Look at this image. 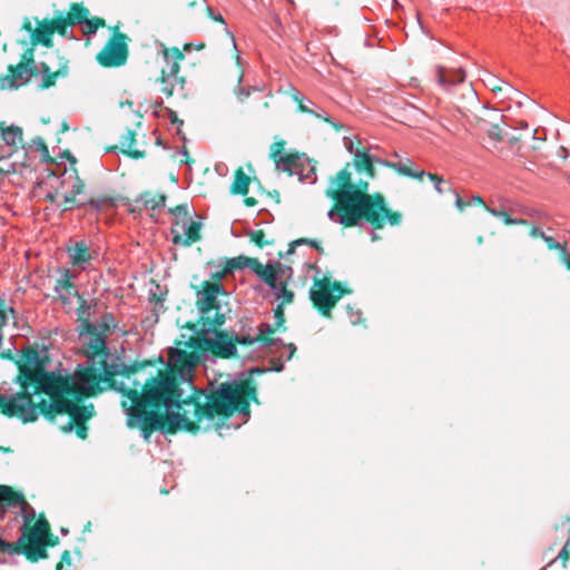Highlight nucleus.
<instances>
[{
	"mask_svg": "<svg viewBox=\"0 0 570 570\" xmlns=\"http://www.w3.org/2000/svg\"><path fill=\"white\" fill-rule=\"evenodd\" d=\"M184 346L169 347L167 371L147 381L141 392L130 390L122 401L128 425L138 428L146 441L157 430L169 433L180 429L207 430L216 425V415L230 416L235 412L248 415L249 402L256 401L253 379L246 373L210 383L202 396L180 401L177 379L190 383L195 367L208 352L223 358L237 356L233 337L209 326H203L200 334Z\"/></svg>",
	"mask_w": 570,
	"mask_h": 570,
	"instance_id": "1",
	"label": "nucleus"
},
{
	"mask_svg": "<svg viewBox=\"0 0 570 570\" xmlns=\"http://www.w3.org/2000/svg\"><path fill=\"white\" fill-rule=\"evenodd\" d=\"M351 165L347 164L330 183L327 195L337 202L336 208L328 212V218L347 227L361 226L363 223L373 229L383 228L385 224L399 225L402 215L391 212L381 194L364 193L368 183L360 179L352 181Z\"/></svg>",
	"mask_w": 570,
	"mask_h": 570,
	"instance_id": "2",
	"label": "nucleus"
},
{
	"mask_svg": "<svg viewBox=\"0 0 570 570\" xmlns=\"http://www.w3.org/2000/svg\"><path fill=\"white\" fill-rule=\"evenodd\" d=\"M83 338L87 361L77 366V370L69 375L65 368L49 370V355L47 348H37V352H45L43 370L46 375L53 374L61 379L62 386H58L57 392L70 391L69 386L82 393H95L101 391L110 384L111 377L118 373V364L111 362L107 338L94 331H87L85 327L80 332Z\"/></svg>",
	"mask_w": 570,
	"mask_h": 570,
	"instance_id": "3",
	"label": "nucleus"
},
{
	"mask_svg": "<svg viewBox=\"0 0 570 570\" xmlns=\"http://www.w3.org/2000/svg\"><path fill=\"white\" fill-rule=\"evenodd\" d=\"M45 352H37V348H27L20 361L19 368L23 392L12 395L0 393V411L7 416H17L23 422H33L38 419V402L41 393L46 395L56 394V389L62 386L63 382L53 374L46 375L43 370Z\"/></svg>",
	"mask_w": 570,
	"mask_h": 570,
	"instance_id": "4",
	"label": "nucleus"
},
{
	"mask_svg": "<svg viewBox=\"0 0 570 570\" xmlns=\"http://www.w3.org/2000/svg\"><path fill=\"white\" fill-rule=\"evenodd\" d=\"M70 391L57 392L48 395L49 401L41 397L38 402V415L41 413L57 424L61 431L71 432L77 425V434L81 439L87 435L85 422L91 416V411L85 406H79L76 401L89 393L76 391L69 386Z\"/></svg>",
	"mask_w": 570,
	"mask_h": 570,
	"instance_id": "5",
	"label": "nucleus"
},
{
	"mask_svg": "<svg viewBox=\"0 0 570 570\" xmlns=\"http://www.w3.org/2000/svg\"><path fill=\"white\" fill-rule=\"evenodd\" d=\"M224 286L219 283L205 282L197 293V306L203 326L217 327L226 322L229 307L223 298L226 296Z\"/></svg>",
	"mask_w": 570,
	"mask_h": 570,
	"instance_id": "6",
	"label": "nucleus"
},
{
	"mask_svg": "<svg viewBox=\"0 0 570 570\" xmlns=\"http://www.w3.org/2000/svg\"><path fill=\"white\" fill-rule=\"evenodd\" d=\"M170 213L175 216L170 230L175 245L188 247L200 239L202 223L193 219L187 204L178 205Z\"/></svg>",
	"mask_w": 570,
	"mask_h": 570,
	"instance_id": "7",
	"label": "nucleus"
},
{
	"mask_svg": "<svg viewBox=\"0 0 570 570\" xmlns=\"http://www.w3.org/2000/svg\"><path fill=\"white\" fill-rule=\"evenodd\" d=\"M284 149L283 142L274 144L271 156L275 160L277 170L287 171L291 176L297 175L299 180L314 183V168L307 166V173L304 174L305 159L298 155L281 156Z\"/></svg>",
	"mask_w": 570,
	"mask_h": 570,
	"instance_id": "8",
	"label": "nucleus"
},
{
	"mask_svg": "<svg viewBox=\"0 0 570 570\" xmlns=\"http://www.w3.org/2000/svg\"><path fill=\"white\" fill-rule=\"evenodd\" d=\"M35 69L33 51L28 50L23 53L21 62L16 67L9 66V73L0 77V89H16L23 86L30 80Z\"/></svg>",
	"mask_w": 570,
	"mask_h": 570,
	"instance_id": "9",
	"label": "nucleus"
},
{
	"mask_svg": "<svg viewBox=\"0 0 570 570\" xmlns=\"http://www.w3.org/2000/svg\"><path fill=\"white\" fill-rule=\"evenodd\" d=\"M24 541V534H22L17 542H8L0 538V553L9 556L24 553L31 561H37L38 559H43L47 557V542L45 540L28 538V543Z\"/></svg>",
	"mask_w": 570,
	"mask_h": 570,
	"instance_id": "10",
	"label": "nucleus"
},
{
	"mask_svg": "<svg viewBox=\"0 0 570 570\" xmlns=\"http://www.w3.org/2000/svg\"><path fill=\"white\" fill-rule=\"evenodd\" d=\"M23 27L31 33L30 38L33 43H43L47 47L51 46V36L55 32H58L62 37H68L63 12H58L55 19L50 21L38 22L36 29L32 28L30 21H26Z\"/></svg>",
	"mask_w": 570,
	"mask_h": 570,
	"instance_id": "11",
	"label": "nucleus"
},
{
	"mask_svg": "<svg viewBox=\"0 0 570 570\" xmlns=\"http://www.w3.org/2000/svg\"><path fill=\"white\" fill-rule=\"evenodd\" d=\"M127 37L115 33L97 55V61L104 67H119L125 65L128 57Z\"/></svg>",
	"mask_w": 570,
	"mask_h": 570,
	"instance_id": "12",
	"label": "nucleus"
},
{
	"mask_svg": "<svg viewBox=\"0 0 570 570\" xmlns=\"http://www.w3.org/2000/svg\"><path fill=\"white\" fill-rule=\"evenodd\" d=\"M340 286L331 284L327 279L316 282L309 291V297L326 317L331 316V309L342 296Z\"/></svg>",
	"mask_w": 570,
	"mask_h": 570,
	"instance_id": "13",
	"label": "nucleus"
},
{
	"mask_svg": "<svg viewBox=\"0 0 570 570\" xmlns=\"http://www.w3.org/2000/svg\"><path fill=\"white\" fill-rule=\"evenodd\" d=\"M67 254L70 263L81 271H86L91 262L98 257V250L94 244L86 239L71 243L67 247Z\"/></svg>",
	"mask_w": 570,
	"mask_h": 570,
	"instance_id": "14",
	"label": "nucleus"
},
{
	"mask_svg": "<svg viewBox=\"0 0 570 570\" xmlns=\"http://www.w3.org/2000/svg\"><path fill=\"white\" fill-rule=\"evenodd\" d=\"M89 10L81 4L75 3L71 6L70 11L65 13L66 28L69 26L80 24L85 36L95 35L105 21L99 18L88 19Z\"/></svg>",
	"mask_w": 570,
	"mask_h": 570,
	"instance_id": "15",
	"label": "nucleus"
},
{
	"mask_svg": "<svg viewBox=\"0 0 570 570\" xmlns=\"http://www.w3.org/2000/svg\"><path fill=\"white\" fill-rule=\"evenodd\" d=\"M0 507L1 508H18L23 518V527H27L35 519V510L24 500L22 494H19L8 485H0Z\"/></svg>",
	"mask_w": 570,
	"mask_h": 570,
	"instance_id": "16",
	"label": "nucleus"
},
{
	"mask_svg": "<svg viewBox=\"0 0 570 570\" xmlns=\"http://www.w3.org/2000/svg\"><path fill=\"white\" fill-rule=\"evenodd\" d=\"M77 274L70 269H63L55 284V292L63 304H70L75 296H78V289L75 284Z\"/></svg>",
	"mask_w": 570,
	"mask_h": 570,
	"instance_id": "17",
	"label": "nucleus"
},
{
	"mask_svg": "<svg viewBox=\"0 0 570 570\" xmlns=\"http://www.w3.org/2000/svg\"><path fill=\"white\" fill-rule=\"evenodd\" d=\"M435 80L445 90H451L452 87L465 80V72L461 68L448 69L443 66H436Z\"/></svg>",
	"mask_w": 570,
	"mask_h": 570,
	"instance_id": "18",
	"label": "nucleus"
},
{
	"mask_svg": "<svg viewBox=\"0 0 570 570\" xmlns=\"http://www.w3.org/2000/svg\"><path fill=\"white\" fill-rule=\"evenodd\" d=\"M83 190V183L76 177L70 184V190L67 191L61 200H58L59 195H48L47 197L56 203L59 207H62L63 210H69L73 206H82L83 203H77L76 197L80 195Z\"/></svg>",
	"mask_w": 570,
	"mask_h": 570,
	"instance_id": "19",
	"label": "nucleus"
},
{
	"mask_svg": "<svg viewBox=\"0 0 570 570\" xmlns=\"http://www.w3.org/2000/svg\"><path fill=\"white\" fill-rule=\"evenodd\" d=\"M350 153H354V164L353 167L358 173H366L367 177H374V163L382 164L383 161L380 159L373 158L368 153L361 151L360 149L353 150V142H350L347 146Z\"/></svg>",
	"mask_w": 570,
	"mask_h": 570,
	"instance_id": "20",
	"label": "nucleus"
},
{
	"mask_svg": "<svg viewBox=\"0 0 570 570\" xmlns=\"http://www.w3.org/2000/svg\"><path fill=\"white\" fill-rule=\"evenodd\" d=\"M87 331H94L105 336L106 338L117 330V322L111 313H105L101 315L97 323L85 322L82 324Z\"/></svg>",
	"mask_w": 570,
	"mask_h": 570,
	"instance_id": "21",
	"label": "nucleus"
},
{
	"mask_svg": "<svg viewBox=\"0 0 570 570\" xmlns=\"http://www.w3.org/2000/svg\"><path fill=\"white\" fill-rule=\"evenodd\" d=\"M163 58L166 62V67H163L161 75L178 76L179 61L184 59L183 52L177 49H168L161 46Z\"/></svg>",
	"mask_w": 570,
	"mask_h": 570,
	"instance_id": "22",
	"label": "nucleus"
},
{
	"mask_svg": "<svg viewBox=\"0 0 570 570\" xmlns=\"http://www.w3.org/2000/svg\"><path fill=\"white\" fill-rule=\"evenodd\" d=\"M165 195H154L150 191H146L135 199V206L139 209L145 208L150 212H156L165 206Z\"/></svg>",
	"mask_w": 570,
	"mask_h": 570,
	"instance_id": "23",
	"label": "nucleus"
},
{
	"mask_svg": "<svg viewBox=\"0 0 570 570\" xmlns=\"http://www.w3.org/2000/svg\"><path fill=\"white\" fill-rule=\"evenodd\" d=\"M279 327H276L275 323H262L259 326H257L256 333L258 335V338L261 341V346L263 347H272L277 345H283V342L281 338L271 337L269 335L275 333Z\"/></svg>",
	"mask_w": 570,
	"mask_h": 570,
	"instance_id": "24",
	"label": "nucleus"
},
{
	"mask_svg": "<svg viewBox=\"0 0 570 570\" xmlns=\"http://www.w3.org/2000/svg\"><path fill=\"white\" fill-rule=\"evenodd\" d=\"M382 165L392 167L399 174L407 176V177L421 179L423 176H425V171L422 169H419L416 167V165L410 159H406L405 163L404 161H399V163L385 161V163H382Z\"/></svg>",
	"mask_w": 570,
	"mask_h": 570,
	"instance_id": "25",
	"label": "nucleus"
},
{
	"mask_svg": "<svg viewBox=\"0 0 570 570\" xmlns=\"http://www.w3.org/2000/svg\"><path fill=\"white\" fill-rule=\"evenodd\" d=\"M185 79L179 76L161 75L160 79V91L166 96L170 97L176 91L184 89Z\"/></svg>",
	"mask_w": 570,
	"mask_h": 570,
	"instance_id": "26",
	"label": "nucleus"
},
{
	"mask_svg": "<svg viewBox=\"0 0 570 570\" xmlns=\"http://www.w3.org/2000/svg\"><path fill=\"white\" fill-rule=\"evenodd\" d=\"M135 136H136L135 131L127 130V132L125 135H122V137L120 139V149L124 154L130 156L131 158L139 159L145 156V151L135 149V144H136Z\"/></svg>",
	"mask_w": 570,
	"mask_h": 570,
	"instance_id": "27",
	"label": "nucleus"
},
{
	"mask_svg": "<svg viewBox=\"0 0 570 570\" xmlns=\"http://www.w3.org/2000/svg\"><path fill=\"white\" fill-rule=\"evenodd\" d=\"M0 134L7 146L17 148L22 145V129L20 127L3 128L0 126Z\"/></svg>",
	"mask_w": 570,
	"mask_h": 570,
	"instance_id": "28",
	"label": "nucleus"
},
{
	"mask_svg": "<svg viewBox=\"0 0 570 570\" xmlns=\"http://www.w3.org/2000/svg\"><path fill=\"white\" fill-rule=\"evenodd\" d=\"M271 289L273 291L276 301L279 302L278 305L285 306L293 303L295 297L294 292L287 289L284 281L277 282Z\"/></svg>",
	"mask_w": 570,
	"mask_h": 570,
	"instance_id": "29",
	"label": "nucleus"
},
{
	"mask_svg": "<svg viewBox=\"0 0 570 570\" xmlns=\"http://www.w3.org/2000/svg\"><path fill=\"white\" fill-rule=\"evenodd\" d=\"M250 179L243 171V169H237L235 173V178L233 184L230 185L232 194L246 195L248 193Z\"/></svg>",
	"mask_w": 570,
	"mask_h": 570,
	"instance_id": "30",
	"label": "nucleus"
},
{
	"mask_svg": "<svg viewBox=\"0 0 570 570\" xmlns=\"http://www.w3.org/2000/svg\"><path fill=\"white\" fill-rule=\"evenodd\" d=\"M252 259L253 258L250 257L238 256L227 261L223 272L218 274L219 278L225 277L227 274H232L234 269H243L246 267H250Z\"/></svg>",
	"mask_w": 570,
	"mask_h": 570,
	"instance_id": "31",
	"label": "nucleus"
},
{
	"mask_svg": "<svg viewBox=\"0 0 570 570\" xmlns=\"http://www.w3.org/2000/svg\"><path fill=\"white\" fill-rule=\"evenodd\" d=\"M258 277L271 288L274 287V285L278 282V273L274 267V264L265 265Z\"/></svg>",
	"mask_w": 570,
	"mask_h": 570,
	"instance_id": "32",
	"label": "nucleus"
},
{
	"mask_svg": "<svg viewBox=\"0 0 570 570\" xmlns=\"http://www.w3.org/2000/svg\"><path fill=\"white\" fill-rule=\"evenodd\" d=\"M49 531V524L46 520H38L35 525L31 528L28 538H33L38 540H45L47 538Z\"/></svg>",
	"mask_w": 570,
	"mask_h": 570,
	"instance_id": "33",
	"label": "nucleus"
},
{
	"mask_svg": "<svg viewBox=\"0 0 570 570\" xmlns=\"http://www.w3.org/2000/svg\"><path fill=\"white\" fill-rule=\"evenodd\" d=\"M234 343H238L240 345H253V344H258L261 346V341L258 338V335L256 333V330L255 328H252L248 333L246 334H235L234 338H233Z\"/></svg>",
	"mask_w": 570,
	"mask_h": 570,
	"instance_id": "34",
	"label": "nucleus"
},
{
	"mask_svg": "<svg viewBox=\"0 0 570 570\" xmlns=\"http://www.w3.org/2000/svg\"><path fill=\"white\" fill-rule=\"evenodd\" d=\"M40 71L42 73V87L48 88L56 83V79L58 78V72H51L50 68L46 63L40 65Z\"/></svg>",
	"mask_w": 570,
	"mask_h": 570,
	"instance_id": "35",
	"label": "nucleus"
},
{
	"mask_svg": "<svg viewBox=\"0 0 570 570\" xmlns=\"http://www.w3.org/2000/svg\"><path fill=\"white\" fill-rule=\"evenodd\" d=\"M484 208L492 216L501 218L504 224H505L507 218H511L509 213L502 207L499 208V207H491L489 205H484Z\"/></svg>",
	"mask_w": 570,
	"mask_h": 570,
	"instance_id": "36",
	"label": "nucleus"
},
{
	"mask_svg": "<svg viewBox=\"0 0 570 570\" xmlns=\"http://www.w3.org/2000/svg\"><path fill=\"white\" fill-rule=\"evenodd\" d=\"M72 562L69 551H65L61 561L57 564L56 570H72Z\"/></svg>",
	"mask_w": 570,
	"mask_h": 570,
	"instance_id": "37",
	"label": "nucleus"
},
{
	"mask_svg": "<svg viewBox=\"0 0 570 570\" xmlns=\"http://www.w3.org/2000/svg\"><path fill=\"white\" fill-rule=\"evenodd\" d=\"M274 267L277 269L278 273V282L283 281V278L292 277V268L289 266L283 265L281 263H275Z\"/></svg>",
	"mask_w": 570,
	"mask_h": 570,
	"instance_id": "38",
	"label": "nucleus"
},
{
	"mask_svg": "<svg viewBox=\"0 0 570 570\" xmlns=\"http://www.w3.org/2000/svg\"><path fill=\"white\" fill-rule=\"evenodd\" d=\"M305 243H309L312 246H314L315 248L318 249V246H317V244L314 240H308V239H305V238H301V239H297V240L293 242L289 245V248L287 249L286 254L285 255H281V257H287V256L292 255L294 253V250H295V247L297 245L305 244Z\"/></svg>",
	"mask_w": 570,
	"mask_h": 570,
	"instance_id": "39",
	"label": "nucleus"
},
{
	"mask_svg": "<svg viewBox=\"0 0 570 570\" xmlns=\"http://www.w3.org/2000/svg\"><path fill=\"white\" fill-rule=\"evenodd\" d=\"M284 322V306L277 305L276 309L274 311V323L276 327H282Z\"/></svg>",
	"mask_w": 570,
	"mask_h": 570,
	"instance_id": "40",
	"label": "nucleus"
},
{
	"mask_svg": "<svg viewBox=\"0 0 570 570\" xmlns=\"http://www.w3.org/2000/svg\"><path fill=\"white\" fill-rule=\"evenodd\" d=\"M429 179L434 184V188L435 190L441 195L443 194V188H442V184H443V178L435 175V174H432V173H428L425 174Z\"/></svg>",
	"mask_w": 570,
	"mask_h": 570,
	"instance_id": "41",
	"label": "nucleus"
},
{
	"mask_svg": "<svg viewBox=\"0 0 570 570\" xmlns=\"http://www.w3.org/2000/svg\"><path fill=\"white\" fill-rule=\"evenodd\" d=\"M544 243L550 249H560L562 252V248H566L563 245H561L559 242H557L553 237L546 235L543 237Z\"/></svg>",
	"mask_w": 570,
	"mask_h": 570,
	"instance_id": "42",
	"label": "nucleus"
},
{
	"mask_svg": "<svg viewBox=\"0 0 570 570\" xmlns=\"http://www.w3.org/2000/svg\"><path fill=\"white\" fill-rule=\"evenodd\" d=\"M88 204H89L91 207L96 208V209H101V208H104L106 205H111V204H112V202H111V199H106V198H104V199H90V200L88 202Z\"/></svg>",
	"mask_w": 570,
	"mask_h": 570,
	"instance_id": "43",
	"label": "nucleus"
},
{
	"mask_svg": "<svg viewBox=\"0 0 570 570\" xmlns=\"http://www.w3.org/2000/svg\"><path fill=\"white\" fill-rule=\"evenodd\" d=\"M265 265H263L257 258H253L250 263V267H248L253 273L259 276L262 269H264Z\"/></svg>",
	"mask_w": 570,
	"mask_h": 570,
	"instance_id": "44",
	"label": "nucleus"
},
{
	"mask_svg": "<svg viewBox=\"0 0 570 570\" xmlns=\"http://www.w3.org/2000/svg\"><path fill=\"white\" fill-rule=\"evenodd\" d=\"M6 302L3 297L0 296V327L3 326L7 322V314H6Z\"/></svg>",
	"mask_w": 570,
	"mask_h": 570,
	"instance_id": "45",
	"label": "nucleus"
},
{
	"mask_svg": "<svg viewBox=\"0 0 570 570\" xmlns=\"http://www.w3.org/2000/svg\"><path fill=\"white\" fill-rule=\"evenodd\" d=\"M298 110L302 111V112L313 114V115H315L318 118H323V116L321 114L309 109L308 106L305 104V100L304 101H299Z\"/></svg>",
	"mask_w": 570,
	"mask_h": 570,
	"instance_id": "46",
	"label": "nucleus"
},
{
	"mask_svg": "<svg viewBox=\"0 0 570 570\" xmlns=\"http://www.w3.org/2000/svg\"><path fill=\"white\" fill-rule=\"evenodd\" d=\"M264 237H265L264 233L259 230V232H256V233L253 235V238H252V239H253L257 245H259V246L262 247V246H264V245L266 244V242L264 240Z\"/></svg>",
	"mask_w": 570,
	"mask_h": 570,
	"instance_id": "47",
	"label": "nucleus"
},
{
	"mask_svg": "<svg viewBox=\"0 0 570 570\" xmlns=\"http://www.w3.org/2000/svg\"><path fill=\"white\" fill-rule=\"evenodd\" d=\"M236 95L240 101H244L250 95V91H249V89L239 87L236 90Z\"/></svg>",
	"mask_w": 570,
	"mask_h": 570,
	"instance_id": "48",
	"label": "nucleus"
},
{
	"mask_svg": "<svg viewBox=\"0 0 570 570\" xmlns=\"http://www.w3.org/2000/svg\"><path fill=\"white\" fill-rule=\"evenodd\" d=\"M527 220L523 218H507L505 225H524Z\"/></svg>",
	"mask_w": 570,
	"mask_h": 570,
	"instance_id": "49",
	"label": "nucleus"
},
{
	"mask_svg": "<svg viewBox=\"0 0 570 570\" xmlns=\"http://www.w3.org/2000/svg\"><path fill=\"white\" fill-rule=\"evenodd\" d=\"M530 236L531 237H540L543 239V237L546 236L544 232H542L540 228L538 227H532V229L530 230Z\"/></svg>",
	"mask_w": 570,
	"mask_h": 570,
	"instance_id": "50",
	"label": "nucleus"
},
{
	"mask_svg": "<svg viewBox=\"0 0 570 570\" xmlns=\"http://www.w3.org/2000/svg\"><path fill=\"white\" fill-rule=\"evenodd\" d=\"M454 194H455V206L459 210L462 212L468 204L464 203L463 199L455 191H454Z\"/></svg>",
	"mask_w": 570,
	"mask_h": 570,
	"instance_id": "51",
	"label": "nucleus"
},
{
	"mask_svg": "<svg viewBox=\"0 0 570 570\" xmlns=\"http://www.w3.org/2000/svg\"><path fill=\"white\" fill-rule=\"evenodd\" d=\"M561 254L562 262L566 264L567 268L570 269V255L568 254L566 248H562Z\"/></svg>",
	"mask_w": 570,
	"mask_h": 570,
	"instance_id": "52",
	"label": "nucleus"
},
{
	"mask_svg": "<svg viewBox=\"0 0 570 570\" xmlns=\"http://www.w3.org/2000/svg\"><path fill=\"white\" fill-rule=\"evenodd\" d=\"M293 99L299 105V101H304L305 98L301 95V92L296 89H293L292 94Z\"/></svg>",
	"mask_w": 570,
	"mask_h": 570,
	"instance_id": "53",
	"label": "nucleus"
},
{
	"mask_svg": "<svg viewBox=\"0 0 570 570\" xmlns=\"http://www.w3.org/2000/svg\"><path fill=\"white\" fill-rule=\"evenodd\" d=\"M293 99L299 105V101H304L305 98L301 95V92L296 89H293L292 94Z\"/></svg>",
	"mask_w": 570,
	"mask_h": 570,
	"instance_id": "54",
	"label": "nucleus"
},
{
	"mask_svg": "<svg viewBox=\"0 0 570 570\" xmlns=\"http://www.w3.org/2000/svg\"><path fill=\"white\" fill-rule=\"evenodd\" d=\"M491 128H493V130H491V136L494 137L495 139H499L500 138V132H499V126L498 125H492Z\"/></svg>",
	"mask_w": 570,
	"mask_h": 570,
	"instance_id": "55",
	"label": "nucleus"
},
{
	"mask_svg": "<svg viewBox=\"0 0 570 570\" xmlns=\"http://www.w3.org/2000/svg\"><path fill=\"white\" fill-rule=\"evenodd\" d=\"M469 204H482L485 205L481 196H473Z\"/></svg>",
	"mask_w": 570,
	"mask_h": 570,
	"instance_id": "56",
	"label": "nucleus"
},
{
	"mask_svg": "<svg viewBox=\"0 0 570 570\" xmlns=\"http://www.w3.org/2000/svg\"><path fill=\"white\" fill-rule=\"evenodd\" d=\"M287 348L289 350V354L287 356V360H291L292 356L294 355L295 351H296V346L293 343H291V344L287 345Z\"/></svg>",
	"mask_w": 570,
	"mask_h": 570,
	"instance_id": "57",
	"label": "nucleus"
},
{
	"mask_svg": "<svg viewBox=\"0 0 570 570\" xmlns=\"http://www.w3.org/2000/svg\"><path fill=\"white\" fill-rule=\"evenodd\" d=\"M569 544V542H567V544L561 549V551L559 552L558 554V559H563V558H567V546Z\"/></svg>",
	"mask_w": 570,
	"mask_h": 570,
	"instance_id": "58",
	"label": "nucleus"
},
{
	"mask_svg": "<svg viewBox=\"0 0 570 570\" xmlns=\"http://www.w3.org/2000/svg\"><path fill=\"white\" fill-rule=\"evenodd\" d=\"M245 204H246L247 206H255V205L257 204V200H256L254 197H247V198L245 199Z\"/></svg>",
	"mask_w": 570,
	"mask_h": 570,
	"instance_id": "59",
	"label": "nucleus"
},
{
	"mask_svg": "<svg viewBox=\"0 0 570 570\" xmlns=\"http://www.w3.org/2000/svg\"><path fill=\"white\" fill-rule=\"evenodd\" d=\"M371 238H372V240H373V242H376L380 237H379V235L375 233V230H372V233H371Z\"/></svg>",
	"mask_w": 570,
	"mask_h": 570,
	"instance_id": "60",
	"label": "nucleus"
},
{
	"mask_svg": "<svg viewBox=\"0 0 570 570\" xmlns=\"http://www.w3.org/2000/svg\"><path fill=\"white\" fill-rule=\"evenodd\" d=\"M7 156H9V153H8V154H4L3 151H0V159L6 158Z\"/></svg>",
	"mask_w": 570,
	"mask_h": 570,
	"instance_id": "61",
	"label": "nucleus"
},
{
	"mask_svg": "<svg viewBox=\"0 0 570 570\" xmlns=\"http://www.w3.org/2000/svg\"><path fill=\"white\" fill-rule=\"evenodd\" d=\"M215 20H217V21H219V22H223V23L225 22V21H224V19H223V17H222L220 14H219L218 17H216V18H215Z\"/></svg>",
	"mask_w": 570,
	"mask_h": 570,
	"instance_id": "62",
	"label": "nucleus"
},
{
	"mask_svg": "<svg viewBox=\"0 0 570 570\" xmlns=\"http://www.w3.org/2000/svg\"><path fill=\"white\" fill-rule=\"evenodd\" d=\"M470 92L471 95L475 96V91L472 88H470Z\"/></svg>",
	"mask_w": 570,
	"mask_h": 570,
	"instance_id": "63",
	"label": "nucleus"
},
{
	"mask_svg": "<svg viewBox=\"0 0 570 570\" xmlns=\"http://www.w3.org/2000/svg\"><path fill=\"white\" fill-rule=\"evenodd\" d=\"M195 4H196V1H195V0H193V1L190 2V6H195Z\"/></svg>",
	"mask_w": 570,
	"mask_h": 570,
	"instance_id": "64",
	"label": "nucleus"
}]
</instances>
